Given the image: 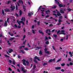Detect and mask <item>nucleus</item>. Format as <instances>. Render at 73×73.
<instances>
[{"instance_id": "nucleus-1", "label": "nucleus", "mask_w": 73, "mask_h": 73, "mask_svg": "<svg viewBox=\"0 0 73 73\" xmlns=\"http://www.w3.org/2000/svg\"><path fill=\"white\" fill-rule=\"evenodd\" d=\"M61 33H59L60 32V30H58V32H57V34L58 35H66V34L64 33V32H65V31L64 30H61Z\"/></svg>"}, {"instance_id": "nucleus-2", "label": "nucleus", "mask_w": 73, "mask_h": 73, "mask_svg": "<svg viewBox=\"0 0 73 73\" xmlns=\"http://www.w3.org/2000/svg\"><path fill=\"white\" fill-rule=\"evenodd\" d=\"M17 23H18V24L19 25H21L20 24V23H22V24L23 25H25V23H24V22H23V21H19L18 20H17Z\"/></svg>"}, {"instance_id": "nucleus-3", "label": "nucleus", "mask_w": 73, "mask_h": 73, "mask_svg": "<svg viewBox=\"0 0 73 73\" xmlns=\"http://www.w3.org/2000/svg\"><path fill=\"white\" fill-rule=\"evenodd\" d=\"M59 7H60V8H61L62 7H65V5H62L61 4H60L59 5Z\"/></svg>"}, {"instance_id": "nucleus-4", "label": "nucleus", "mask_w": 73, "mask_h": 73, "mask_svg": "<svg viewBox=\"0 0 73 73\" xmlns=\"http://www.w3.org/2000/svg\"><path fill=\"white\" fill-rule=\"evenodd\" d=\"M52 61H54V62L55 61V59L54 58L53 59H50V60H49L48 62H52Z\"/></svg>"}, {"instance_id": "nucleus-5", "label": "nucleus", "mask_w": 73, "mask_h": 73, "mask_svg": "<svg viewBox=\"0 0 73 73\" xmlns=\"http://www.w3.org/2000/svg\"><path fill=\"white\" fill-rule=\"evenodd\" d=\"M21 70L23 72H24L25 73H26V71L24 70V68L23 67H22L21 68Z\"/></svg>"}, {"instance_id": "nucleus-6", "label": "nucleus", "mask_w": 73, "mask_h": 73, "mask_svg": "<svg viewBox=\"0 0 73 73\" xmlns=\"http://www.w3.org/2000/svg\"><path fill=\"white\" fill-rule=\"evenodd\" d=\"M55 69H56V70H60V69H61V67H56L55 68Z\"/></svg>"}, {"instance_id": "nucleus-7", "label": "nucleus", "mask_w": 73, "mask_h": 73, "mask_svg": "<svg viewBox=\"0 0 73 73\" xmlns=\"http://www.w3.org/2000/svg\"><path fill=\"white\" fill-rule=\"evenodd\" d=\"M60 12L61 13H62L63 14L64 13V11H63L62 9H60Z\"/></svg>"}, {"instance_id": "nucleus-8", "label": "nucleus", "mask_w": 73, "mask_h": 73, "mask_svg": "<svg viewBox=\"0 0 73 73\" xmlns=\"http://www.w3.org/2000/svg\"><path fill=\"white\" fill-rule=\"evenodd\" d=\"M48 32H49V33H50V32H51L50 29H47V30H46V33H48Z\"/></svg>"}, {"instance_id": "nucleus-9", "label": "nucleus", "mask_w": 73, "mask_h": 73, "mask_svg": "<svg viewBox=\"0 0 73 73\" xmlns=\"http://www.w3.org/2000/svg\"><path fill=\"white\" fill-rule=\"evenodd\" d=\"M11 3V1H8L7 2H5V4H7V5H8V4H9L10 3Z\"/></svg>"}, {"instance_id": "nucleus-10", "label": "nucleus", "mask_w": 73, "mask_h": 73, "mask_svg": "<svg viewBox=\"0 0 73 73\" xmlns=\"http://www.w3.org/2000/svg\"><path fill=\"white\" fill-rule=\"evenodd\" d=\"M35 60H37L38 61H40V59H39V58H38V57L37 56H36L35 57Z\"/></svg>"}, {"instance_id": "nucleus-11", "label": "nucleus", "mask_w": 73, "mask_h": 73, "mask_svg": "<svg viewBox=\"0 0 73 73\" xmlns=\"http://www.w3.org/2000/svg\"><path fill=\"white\" fill-rule=\"evenodd\" d=\"M39 32L40 34L42 35H44V33L42 32V31L41 30H40L39 31Z\"/></svg>"}, {"instance_id": "nucleus-12", "label": "nucleus", "mask_w": 73, "mask_h": 73, "mask_svg": "<svg viewBox=\"0 0 73 73\" xmlns=\"http://www.w3.org/2000/svg\"><path fill=\"white\" fill-rule=\"evenodd\" d=\"M69 54L70 55V57H72L73 56V54H72V52L70 51L69 52Z\"/></svg>"}, {"instance_id": "nucleus-13", "label": "nucleus", "mask_w": 73, "mask_h": 73, "mask_svg": "<svg viewBox=\"0 0 73 73\" xmlns=\"http://www.w3.org/2000/svg\"><path fill=\"white\" fill-rule=\"evenodd\" d=\"M7 21H6L5 22V24L4 25V27H7Z\"/></svg>"}, {"instance_id": "nucleus-14", "label": "nucleus", "mask_w": 73, "mask_h": 73, "mask_svg": "<svg viewBox=\"0 0 73 73\" xmlns=\"http://www.w3.org/2000/svg\"><path fill=\"white\" fill-rule=\"evenodd\" d=\"M12 52H13V50L11 48H9V53H10Z\"/></svg>"}, {"instance_id": "nucleus-15", "label": "nucleus", "mask_w": 73, "mask_h": 73, "mask_svg": "<svg viewBox=\"0 0 73 73\" xmlns=\"http://www.w3.org/2000/svg\"><path fill=\"white\" fill-rule=\"evenodd\" d=\"M26 62L27 66H29V62H28V60L26 61Z\"/></svg>"}, {"instance_id": "nucleus-16", "label": "nucleus", "mask_w": 73, "mask_h": 73, "mask_svg": "<svg viewBox=\"0 0 73 73\" xmlns=\"http://www.w3.org/2000/svg\"><path fill=\"white\" fill-rule=\"evenodd\" d=\"M50 10H48L47 11H45L46 13L47 14V15L48 14V13H50Z\"/></svg>"}, {"instance_id": "nucleus-17", "label": "nucleus", "mask_w": 73, "mask_h": 73, "mask_svg": "<svg viewBox=\"0 0 73 73\" xmlns=\"http://www.w3.org/2000/svg\"><path fill=\"white\" fill-rule=\"evenodd\" d=\"M57 16H61V14L58 11L57 13Z\"/></svg>"}, {"instance_id": "nucleus-18", "label": "nucleus", "mask_w": 73, "mask_h": 73, "mask_svg": "<svg viewBox=\"0 0 73 73\" xmlns=\"http://www.w3.org/2000/svg\"><path fill=\"white\" fill-rule=\"evenodd\" d=\"M42 9V6H40V7H39L38 10V11H40V10H41Z\"/></svg>"}, {"instance_id": "nucleus-19", "label": "nucleus", "mask_w": 73, "mask_h": 73, "mask_svg": "<svg viewBox=\"0 0 73 73\" xmlns=\"http://www.w3.org/2000/svg\"><path fill=\"white\" fill-rule=\"evenodd\" d=\"M22 0H19V3H20V4L21 3H21L22 4H23V1H21Z\"/></svg>"}, {"instance_id": "nucleus-20", "label": "nucleus", "mask_w": 73, "mask_h": 73, "mask_svg": "<svg viewBox=\"0 0 73 73\" xmlns=\"http://www.w3.org/2000/svg\"><path fill=\"white\" fill-rule=\"evenodd\" d=\"M45 43L46 45H49V41H47L45 42Z\"/></svg>"}, {"instance_id": "nucleus-21", "label": "nucleus", "mask_w": 73, "mask_h": 73, "mask_svg": "<svg viewBox=\"0 0 73 73\" xmlns=\"http://www.w3.org/2000/svg\"><path fill=\"white\" fill-rule=\"evenodd\" d=\"M57 7V6L54 5L53 7H52V9H56Z\"/></svg>"}, {"instance_id": "nucleus-22", "label": "nucleus", "mask_w": 73, "mask_h": 73, "mask_svg": "<svg viewBox=\"0 0 73 73\" xmlns=\"http://www.w3.org/2000/svg\"><path fill=\"white\" fill-rule=\"evenodd\" d=\"M15 6H14L13 7L11 8V11H14V10H15Z\"/></svg>"}, {"instance_id": "nucleus-23", "label": "nucleus", "mask_w": 73, "mask_h": 73, "mask_svg": "<svg viewBox=\"0 0 73 73\" xmlns=\"http://www.w3.org/2000/svg\"><path fill=\"white\" fill-rule=\"evenodd\" d=\"M5 56L6 57H7V58H9L10 57V56H8V55L7 54H5Z\"/></svg>"}, {"instance_id": "nucleus-24", "label": "nucleus", "mask_w": 73, "mask_h": 73, "mask_svg": "<svg viewBox=\"0 0 73 73\" xmlns=\"http://www.w3.org/2000/svg\"><path fill=\"white\" fill-rule=\"evenodd\" d=\"M21 20H22V21H25V18H23L22 17V19H21Z\"/></svg>"}, {"instance_id": "nucleus-25", "label": "nucleus", "mask_w": 73, "mask_h": 73, "mask_svg": "<svg viewBox=\"0 0 73 73\" xmlns=\"http://www.w3.org/2000/svg\"><path fill=\"white\" fill-rule=\"evenodd\" d=\"M25 47V46H21L19 48V49H21L22 48H24Z\"/></svg>"}, {"instance_id": "nucleus-26", "label": "nucleus", "mask_w": 73, "mask_h": 73, "mask_svg": "<svg viewBox=\"0 0 73 73\" xmlns=\"http://www.w3.org/2000/svg\"><path fill=\"white\" fill-rule=\"evenodd\" d=\"M26 37V36H25V35H24L23 36V37L22 39V40H24V39H25V38Z\"/></svg>"}, {"instance_id": "nucleus-27", "label": "nucleus", "mask_w": 73, "mask_h": 73, "mask_svg": "<svg viewBox=\"0 0 73 73\" xmlns=\"http://www.w3.org/2000/svg\"><path fill=\"white\" fill-rule=\"evenodd\" d=\"M23 9H24V12H25V11L26 10V9H25V6L24 5H23Z\"/></svg>"}, {"instance_id": "nucleus-28", "label": "nucleus", "mask_w": 73, "mask_h": 73, "mask_svg": "<svg viewBox=\"0 0 73 73\" xmlns=\"http://www.w3.org/2000/svg\"><path fill=\"white\" fill-rule=\"evenodd\" d=\"M19 13L20 16H21V15H22V11H21V10H20L19 11Z\"/></svg>"}, {"instance_id": "nucleus-29", "label": "nucleus", "mask_w": 73, "mask_h": 73, "mask_svg": "<svg viewBox=\"0 0 73 73\" xmlns=\"http://www.w3.org/2000/svg\"><path fill=\"white\" fill-rule=\"evenodd\" d=\"M53 36L54 37H55V38H56V37H57V35L56 34H54L53 35Z\"/></svg>"}, {"instance_id": "nucleus-30", "label": "nucleus", "mask_w": 73, "mask_h": 73, "mask_svg": "<svg viewBox=\"0 0 73 73\" xmlns=\"http://www.w3.org/2000/svg\"><path fill=\"white\" fill-rule=\"evenodd\" d=\"M39 54H40V55H41L42 54V52H41V51L40 50L39 51Z\"/></svg>"}, {"instance_id": "nucleus-31", "label": "nucleus", "mask_w": 73, "mask_h": 73, "mask_svg": "<svg viewBox=\"0 0 73 73\" xmlns=\"http://www.w3.org/2000/svg\"><path fill=\"white\" fill-rule=\"evenodd\" d=\"M61 66H65V64L64 63H63L61 64Z\"/></svg>"}, {"instance_id": "nucleus-32", "label": "nucleus", "mask_w": 73, "mask_h": 73, "mask_svg": "<svg viewBox=\"0 0 73 73\" xmlns=\"http://www.w3.org/2000/svg\"><path fill=\"white\" fill-rule=\"evenodd\" d=\"M20 52H21L22 53H23V54H25V52L22 50H20Z\"/></svg>"}, {"instance_id": "nucleus-33", "label": "nucleus", "mask_w": 73, "mask_h": 73, "mask_svg": "<svg viewBox=\"0 0 73 73\" xmlns=\"http://www.w3.org/2000/svg\"><path fill=\"white\" fill-rule=\"evenodd\" d=\"M27 41V40H25V41L23 42V45H25V42H26Z\"/></svg>"}, {"instance_id": "nucleus-34", "label": "nucleus", "mask_w": 73, "mask_h": 73, "mask_svg": "<svg viewBox=\"0 0 73 73\" xmlns=\"http://www.w3.org/2000/svg\"><path fill=\"white\" fill-rule=\"evenodd\" d=\"M5 11H6V12H8V11H10V10H9V9H6L5 10Z\"/></svg>"}, {"instance_id": "nucleus-35", "label": "nucleus", "mask_w": 73, "mask_h": 73, "mask_svg": "<svg viewBox=\"0 0 73 73\" xmlns=\"http://www.w3.org/2000/svg\"><path fill=\"white\" fill-rule=\"evenodd\" d=\"M70 36V35H67L66 36V40H68V36Z\"/></svg>"}, {"instance_id": "nucleus-36", "label": "nucleus", "mask_w": 73, "mask_h": 73, "mask_svg": "<svg viewBox=\"0 0 73 73\" xmlns=\"http://www.w3.org/2000/svg\"><path fill=\"white\" fill-rule=\"evenodd\" d=\"M2 13L3 15H5V13H4V10H2Z\"/></svg>"}, {"instance_id": "nucleus-37", "label": "nucleus", "mask_w": 73, "mask_h": 73, "mask_svg": "<svg viewBox=\"0 0 73 73\" xmlns=\"http://www.w3.org/2000/svg\"><path fill=\"white\" fill-rule=\"evenodd\" d=\"M14 26L15 28H18V27H17V25L16 24Z\"/></svg>"}, {"instance_id": "nucleus-38", "label": "nucleus", "mask_w": 73, "mask_h": 73, "mask_svg": "<svg viewBox=\"0 0 73 73\" xmlns=\"http://www.w3.org/2000/svg\"><path fill=\"white\" fill-rule=\"evenodd\" d=\"M32 31L33 34H35V30H32Z\"/></svg>"}, {"instance_id": "nucleus-39", "label": "nucleus", "mask_w": 73, "mask_h": 73, "mask_svg": "<svg viewBox=\"0 0 73 73\" xmlns=\"http://www.w3.org/2000/svg\"><path fill=\"white\" fill-rule=\"evenodd\" d=\"M24 49L25 50H29V49L27 48H25Z\"/></svg>"}, {"instance_id": "nucleus-40", "label": "nucleus", "mask_w": 73, "mask_h": 73, "mask_svg": "<svg viewBox=\"0 0 73 73\" xmlns=\"http://www.w3.org/2000/svg\"><path fill=\"white\" fill-rule=\"evenodd\" d=\"M60 61H61V59L57 60L56 61V62H60Z\"/></svg>"}, {"instance_id": "nucleus-41", "label": "nucleus", "mask_w": 73, "mask_h": 73, "mask_svg": "<svg viewBox=\"0 0 73 73\" xmlns=\"http://www.w3.org/2000/svg\"><path fill=\"white\" fill-rule=\"evenodd\" d=\"M48 65V63H44L43 64V65L44 66H45V65Z\"/></svg>"}, {"instance_id": "nucleus-42", "label": "nucleus", "mask_w": 73, "mask_h": 73, "mask_svg": "<svg viewBox=\"0 0 73 73\" xmlns=\"http://www.w3.org/2000/svg\"><path fill=\"white\" fill-rule=\"evenodd\" d=\"M23 64L24 65H25V66H26V65H27L26 63L25 62H23Z\"/></svg>"}, {"instance_id": "nucleus-43", "label": "nucleus", "mask_w": 73, "mask_h": 73, "mask_svg": "<svg viewBox=\"0 0 73 73\" xmlns=\"http://www.w3.org/2000/svg\"><path fill=\"white\" fill-rule=\"evenodd\" d=\"M13 65H15V60L13 61Z\"/></svg>"}, {"instance_id": "nucleus-44", "label": "nucleus", "mask_w": 73, "mask_h": 73, "mask_svg": "<svg viewBox=\"0 0 73 73\" xmlns=\"http://www.w3.org/2000/svg\"><path fill=\"white\" fill-rule=\"evenodd\" d=\"M55 2H56V4H60V3L59 2L56 1Z\"/></svg>"}, {"instance_id": "nucleus-45", "label": "nucleus", "mask_w": 73, "mask_h": 73, "mask_svg": "<svg viewBox=\"0 0 73 73\" xmlns=\"http://www.w3.org/2000/svg\"><path fill=\"white\" fill-rule=\"evenodd\" d=\"M70 65H73V63L72 62H70L69 64Z\"/></svg>"}, {"instance_id": "nucleus-46", "label": "nucleus", "mask_w": 73, "mask_h": 73, "mask_svg": "<svg viewBox=\"0 0 73 73\" xmlns=\"http://www.w3.org/2000/svg\"><path fill=\"white\" fill-rule=\"evenodd\" d=\"M47 48H45L44 49V52L45 53L47 51Z\"/></svg>"}, {"instance_id": "nucleus-47", "label": "nucleus", "mask_w": 73, "mask_h": 73, "mask_svg": "<svg viewBox=\"0 0 73 73\" xmlns=\"http://www.w3.org/2000/svg\"><path fill=\"white\" fill-rule=\"evenodd\" d=\"M9 70V71H11L12 70V69L10 67H9L8 68Z\"/></svg>"}, {"instance_id": "nucleus-48", "label": "nucleus", "mask_w": 73, "mask_h": 73, "mask_svg": "<svg viewBox=\"0 0 73 73\" xmlns=\"http://www.w3.org/2000/svg\"><path fill=\"white\" fill-rule=\"evenodd\" d=\"M45 40H48V38L47 37V36H46L45 37Z\"/></svg>"}, {"instance_id": "nucleus-49", "label": "nucleus", "mask_w": 73, "mask_h": 73, "mask_svg": "<svg viewBox=\"0 0 73 73\" xmlns=\"http://www.w3.org/2000/svg\"><path fill=\"white\" fill-rule=\"evenodd\" d=\"M18 9V7H17V5H16V10H17Z\"/></svg>"}, {"instance_id": "nucleus-50", "label": "nucleus", "mask_w": 73, "mask_h": 73, "mask_svg": "<svg viewBox=\"0 0 73 73\" xmlns=\"http://www.w3.org/2000/svg\"><path fill=\"white\" fill-rule=\"evenodd\" d=\"M36 48H37V49H41V48H42V47H36Z\"/></svg>"}, {"instance_id": "nucleus-51", "label": "nucleus", "mask_w": 73, "mask_h": 73, "mask_svg": "<svg viewBox=\"0 0 73 73\" xmlns=\"http://www.w3.org/2000/svg\"><path fill=\"white\" fill-rule=\"evenodd\" d=\"M58 21L59 22V23H61V22H62V21H61V20L60 19L58 20Z\"/></svg>"}, {"instance_id": "nucleus-52", "label": "nucleus", "mask_w": 73, "mask_h": 73, "mask_svg": "<svg viewBox=\"0 0 73 73\" xmlns=\"http://www.w3.org/2000/svg\"><path fill=\"white\" fill-rule=\"evenodd\" d=\"M22 61L23 62H25V59H23L22 60Z\"/></svg>"}, {"instance_id": "nucleus-53", "label": "nucleus", "mask_w": 73, "mask_h": 73, "mask_svg": "<svg viewBox=\"0 0 73 73\" xmlns=\"http://www.w3.org/2000/svg\"><path fill=\"white\" fill-rule=\"evenodd\" d=\"M36 68V65H34L33 67V69H35V68Z\"/></svg>"}, {"instance_id": "nucleus-54", "label": "nucleus", "mask_w": 73, "mask_h": 73, "mask_svg": "<svg viewBox=\"0 0 73 73\" xmlns=\"http://www.w3.org/2000/svg\"><path fill=\"white\" fill-rule=\"evenodd\" d=\"M61 71L62 72H64L65 70H64L63 69H62L61 70Z\"/></svg>"}, {"instance_id": "nucleus-55", "label": "nucleus", "mask_w": 73, "mask_h": 73, "mask_svg": "<svg viewBox=\"0 0 73 73\" xmlns=\"http://www.w3.org/2000/svg\"><path fill=\"white\" fill-rule=\"evenodd\" d=\"M31 14L30 13H28V15H29V16H31Z\"/></svg>"}, {"instance_id": "nucleus-56", "label": "nucleus", "mask_w": 73, "mask_h": 73, "mask_svg": "<svg viewBox=\"0 0 73 73\" xmlns=\"http://www.w3.org/2000/svg\"><path fill=\"white\" fill-rule=\"evenodd\" d=\"M15 15L16 16V17H19V15L17 13H15Z\"/></svg>"}, {"instance_id": "nucleus-57", "label": "nucleus", "mask_w": 73, "mask_h": 73, "mask_svg": "<svg viewBox=\"0 0 73 73\" xmlns=\"http://www.w3.org/2000/svg\"><path fill=\"white\" fill-rule=\"evenodd\" d=\"M53 25L52 24H51L49 25V27H53Z\"/></svg>"}, {"instance_id": "nucleus-58", "label": "nucleus", "mask_w": 73, "mask_h": 73, "mask_svg": "<svg viewBox=\"0 0 73 73\" xmlns=\"http://www.w3.org/2000/svg\"><path fill=\"white\" fill-rule=\"evenodd\" d=\"M47 54H49V51H46V52H45Z\"/></svg>"}, {"instance_id": "nucleus-59", "label": "nucleus", "mask_w": 73, "mask_h": 73, "mask_svg": "<svg viewBox=\"0 0 73 73\" xmlns=\"http://www.w3.org/2000/svg\"><path fill=\"white\" fill-rule=\"evenodd\" d=\"M28 35H30V36H31V33H30V32H28Z\"/></svg>"}, {"instance_id": "nucleus-60", "label": "nucleus", "mask_w": 73, "mask_h": 73, "mask_svg": "<svg viewBox=\"0 0 73 73\" xmlns=\"http://www.w3.org/2000/svg\"><path fill=\"white\" fill-rule=\"evenodd\" d=\"M59 18L60 19H62V16H61L60 17H59Z\"/></svg>"}, {"instance_id": "nucleus-61", "label": "nucleus", "mask_w": 73, "mask_h": 73, "mask_svg": "<svg viewBox=\"0 0 73 73\" xmlns=\"http://www.w3.org/2000/svg\"><path fill=\"white\" fill-rule=\"evenodd\" d=\"M17 70L18 72H19V73H20V70H19V69H17Z\"/></svg>"}, {"instance_id": "nucleus-62", "label": "nucleus", "mask_w": 73, "mask_h": 73, "mask_svg": "<svg viewBox=\"0 0 73 73\" xmlns=\"http://www.w3.org/2000/svg\"><path fill=\"white\" fill-rule=\"evenodd\" d=\"M9 18H7V23H9Z\"/></svg>"}, {"instance_id": "nucleus-63", "label": "nucleus", "mask_w": 73, "mask_h": 73, "mask_svg": "<svg viewBox=\"0 0 73 73\" xmlns=\"http://www.w3.org/2000/svg\"><path fill=\"white\" fill-rule=\"evenodd\" d=\"M9 62H10V63H12V60H9Z\"/></svg>"}, {"instance_id": "nucleus-64", "label": "nucleus", "mask_w": 73, "mask_h": 73, "mask_svg": "<svg viewBox=\"0 0 73 73\" xmlns=\"http://www.w3.org/2000/svg\"><path fill=\"white\" fill-rule=\"evenodd\" d=\"M37 24L38 25H40V21H38L37 22Z\"/></svg>"}]
</instances>
